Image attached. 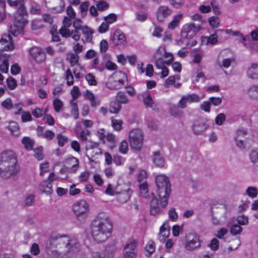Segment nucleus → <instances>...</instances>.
<instances>
[{"label": "nucleus", "mask_w": 258, "mask_h": 258, "mask_svg": "<svg viewBox=\"0 0 258 258\" xmlns=\"http://www.w3.org/2000/svg\"><path fill=\"white\" fill-rule=\"evenodd\" d=\"M73 211L80 221H84L87 217L89 212V205L85 200H81L73 206Z\"/></svg>", "instance_id": "0eeeda50"}, {"label": "nucleus", "mask_w": 258, "mask_h": 258, "mask_svg": "<svg viewBox=\"0 0 258 258\" xmlns=\"http://www.w3.org/2000/svg\"><path fill=\"white\" fill-rule=\"evenodd\" d=\"M153 161L155 165L159 167H163L165 164V159L159 151L153 153Z\"/></svg>", "instance_id": "393cba45"}, {"label": "nucleus", "mask_w": 258, "mask_h": 258, "mask_svg": "<svg viewBox=\"0 0 258 258\" xmlns=\"http://www.w3.org/2000/svg\"><path fill=\"white\" fill-rule=\"evenodd\" d=\"M106 86L109 89L117 90L120 89V85H117L116 80L113 79H109L106 83Z\"/></svg>", "instance_id": "c9c22d12"}, {"label": "nucleus", "mask_w": 258, "mask_h": 258, "mask_svg": "<svg viewBox=\"0 0 258 258\" xmlns=\"http://www.w3.org/2000/svg\"><path fill=\"white\" fill-rule=\"evenodd\" d=\"M159 56L169 58L165 60L166 64L169 65L173 60V56L171 53H167L164 47H160L154 55V57Z\"/></svg>", "instance_id": "dca6fc26"}, {"label": "nucleus", "mask_w": 258, "mask_h": 258, "mask_svg": "<svg viewBox=\"0 0 258 258\" xmlns=\"http://www.w3.org/2000/svg\"><path fill=\"white\" fill-rule=\"evenodd\" d=\"M17 160L13 159L10 161H0V177L7 179L16 175L19 172L17 166Z\"/></svg>", "instance_id": "39448f33"}, {"label": "nucleus", "mask_w": 258, "mask_h": 258, "mask_svg": "<svg viewBox=\"0 0 258 258\" xmlns=\"http://www.w3.org/2000/svg\"><path fill=\"white\" fill-rule=\"evenodd\" d=\"M69 27H66L62 26L61 28L59 30V33L61 36L65 38H68L71 36L70 30L68 29Z\"/></svg>", "instance_id": "8fccbe9b"}, {"label": "nucleus", "mask_w": 258, "mask_h": 258, "mask_svg": "<svg viewBox=\"0 0 258 258\" xmlns=\"http://www.w3.org/2000/svg\"><path fill=\"white\" fill-rule=\"evenodd\" d=\"M53 104L55 111L58 112L63 105V103L60 99L55 98L53 101Z\"/></svg>", "instance_id": "864d4df0"}, {"label": "nucleus", "mask_w": 258, "mask_h": 258, "mask_svg": "<svg viewBox=\"0 0 258 258\" xmlns=\"http://www.w3.org/2000/svg\"><path fill=\"white\" fill-rule=\"evenodd\" d=\"M70 103L72 107L71 113L73 115L74 118L77 119L79 117V109L77 101L73 99L71 101Z\"/></svg>", "instance_id": "72a5a7b5"}, {"label": "nucleus", "mask_w": 258, "mask_h": 258, "mask_svg": "<svg viewBox=\"0 0 258 258\" xmlns=\"http://www.w3.org/2000/svg\"><path fill=\"white\" fill-rule=\"evenodd\" d=\"M5 17V2L3 0H0V22L3 21Z\"/></svg>", "instance_id": "a18cd8bd"}, {"label": "nucleus", "mask_w": 258, "mask_h": 258, "mask_svg": "<svg viewBox=\"0 0 258 258\" xmlns=\"http://www.w3.org/2000/svg\"><path fill=\"white\" fill-rule=\"evenodd\" d=\"M168 216L169 219L172 221H175L177 220L178 214L175 211V209L174 208H171L168 211Z\"/></svg>", "instance_id": "bf43d9fd"}, {"label": "nucleus", "mask_w": 258, "mask_h": 258, "mask_svg": "<svg viewBox=\"0 0 258 258\" xmlns=\"http://www.w3.org/2000/svg\"><path fill=\"white\" fill-rule=\"evenodd\" d=\"M178 106H173L171 107L170 113L172 116L174 117H180L182 114V111L180 110Z\"/></svg>", "instance_id": "a19ab883"}, {"label": "nucleus", "mask_w": 258, "mask_h": 258, "mask_svg": "<svg viewBox=\"0 0 258 258\" xmlns=\"http://www.w3.org/2000/svg\"><path fill=\"white\" fill-rule=\"evenodd\" d=\"M143 95L144 96L143 101L146 107H150L155 111H158L159 108H158L157 105L153 102L150 92L147 91L145 92Z\"/></svg>", "instance_id": "f3484780"}, {"label": "nucleus", "mask_w": 258, "mask_h": 258, "mask_svg": "<svg viewBox=\"0 0 258 258\" xmlns=\"http://www.w3.org/2000/svg\"><path fill=\"white\" fill-rule=\"evenodd\" d=\"M1 105L4 108L7 109L9 110L11 109L13 106L11 99L10 98H7L2 102Z\"/></svg>", "instance_id": "69168bd1"}, {"label": "nucleus", "mask_w": 258, "mask_h": 258, "mask_svg": "<svg viewBox=\"0 0 258 258\" xmlns=\"http://www.w3.org/2000/svg\"><path fill=\"white\" fill-rule=\"evenodd\" d=\"M249 157L252 162H258V153L255 150H252L249 153Z\"/></svg>", "instance_id": "774afa93"}, {"label": "nucleus", "mask_w": 258, "mask_h": 258, "mask_svg": "<svg viewBox=\"0 0 258 258\" xmlns=\"http://www.w3.org/2000/svg\"><path fill=\"white\" fill-rule=\"evenodd\" d=\"M242 230V229L241 226L236 224L233 225L230 228V232L233 235L239 234Z\"/></svg>", "instance_id": "49530a36"}, {"label": "nucleus", "mask_w": 258, "mask_h": 258, "mask_svg": "<svg viewBox=\"0 0 258 258\" xmlns=\"http://www.w3.org/2000/svg\"><path fill=\"white\" fill-rule=\"evenodd\" d=\"M119 152L122 154H126L128 151V144L125 140H123L120 144Z\"/></svg>", "instance_id": "5fc2aeb1"}, {"label": "nucleus", "mask_w": 258, "mask_h": 258, "mask_svg": "<svg viewBox=\"0 0 258 258\" xmlns=\"http://www.w3.org/2000/svg\"><path fill=\"white\" fill-rule=\"evenodd\" d=\"M85 78L90 85L96 86L97 85V83L94 76L91 73L87 74L85 76Z\"/></svg>", "instance_id": "603ef678"}, {"label": "nucleus", "mask_w": 258, "mask_h": 258, "mask_svg": "<svg viewBox=\"0 0 258 258\" xmlns=\"http://www.w3.org/2000/svg\"><path fill=\"white\" fill-rule=\"evenodd\" d=\"M117 16L113 13L110 14L108 16L104 17V20L108 24H111L116 21Z\"/></svg>", "instance_id": "052dcab7"}, {"label": "nucleus", "mask_w": 258, "mask_h": 258, "mask_svg": "<svg viewBox=\"0 0 258 258\" xmlns=\"http://www.w3.org/2000/svg\"><path fill=\"white\" fill-rule=\"evenodd\" d=\"M137 243L133 240L124 247L123 258H136V247Z\"/></svg>", "instance_id": "f8f14e48"}, {"label": "nucleus", "mask_w": 258, "mask_h": 258, "mask_svg": "<svg viewBox=\"0 0 258 258\" xmlns=\"http://www.w3.org/2000/svg\"><path fill=\"white\" fill-rule=\"evenodd\" d=\"M125 37L122 31L119 29L115 30L113 35L112 41L115 45H119L125 42Z\"/></svg>", "instance_id": "aec40b11"}, {"label": "nucleus", "mask_w": 258, "mask_h": 258, "mask_svg": "<svg viewBox=\"0 0 258 258\" xmlns=\"http://www.w3.org/2000/svg\"><path fill=\"white\" fill-rule=\"evenodd\" d=\"M237 221L239 225H247L248 223V218L244 215L239 216L237 217Z\"/></svg>", "instance_id": "680f3d73"}, {"label": "nucleus", "mask_w": 258, "mask_h": 258, "mask_svg": "<svg viewBox=\"0 0 258 258\" xmlns=\"http://www.w3.org/2000/svg\"><path fill=\"white\" fill-rule=\"evenodd\" d=\"M140 196L147 198L149 196L148 192V186L147 183H143L139 184Z\"/></svg>", "instance_id": "473e14b6"}, {"label": "nucleus", "mask_w": 258, "mask_h": 258, "mask_svg": "<svg viewBox=\"0 0 258 258\" xmlns=\"http://www.w3.org/2000/svg\"><path fill=\"white\" fill-rule=\"evenodd\" d=\"M184 247L188 250H194L200 247L201 243L199 235L195 232L188 233L185 236Z\"/></svg>", "instance_id": "1a4fd4ad"}, {"label": "nucleus", "mask_w": 258, "mask_h": 258, "mask_svg": "<svg viewBox=\"0 0 258 258\" xmlns=\"http://www.w3.org/2000/svg\"><path fill=\"white\" fill-rule=\"evenodd\" d=\"M63 247L64 248H68L67 253H70V252L73 250H79L80 244L78 239L74 237L55 233H51L47 241V249H61Z\"/></svg>", "instance_id": "f03ea898"}, {"label": "nucleus", "mask_w": 258, "mask_h": 258, "mask_svg": "<svg viewBox=\"0 0 258 258\" xmlns=\"http://www.w3.org/2000/svg\"><path fill=\"white\" fill-rule=\"evenodd\" d=\"M39 190L44 194L50 195L52 194V185L47 180H43L39 184Z\"/></svg>", "instance_id": "5701e85b"}, {"label": "nucleus", "mask_w": 258, "mask_h": 258, "mask_svg": "<svg viewBox=\"0 0 258 258\" xmlns=\"http://www.w3.org/2000/svg\"><path fill=\"white\" fill-rule=\"evenodd\" d=\"M156 192L160 199L162 208H166L171 193V184L169 178L164 174H160L156 177Z\"/></svg>", "instance_id": "7ed1b4c3"}, {"label": "nucleus", "mask_w": 258, "mask_h": 258, "mask_svg": "<svg viewBox=\"0 0 258 258\" xmlns=\"http://www.w3.org/2000/svg\"><path fill=\"white\" fill-rule=\"evenodd\" d=\"M155 60V66L158 69H161L165 67L164 64H166L165 60H164L162 57H154Z\"/></svg>", "instance_id": "6e6d98bb"}, {"label": "nucleus", "mask_w": 258, "mask_h": 258, "mask_svg": "<svg viewBox=\"0 0 258 258\" xmlns=\"http://www.w3.org/2000/svg\"><path fill=\"white\" fill-rule=\"evenodd\" d=\"M68 162L72 164V166L69 169H68V171L70 173H75L79 167V161L78 159L74 157H71L68 159Z\"/></svg>", "instance_id": "a878e982"}, {"label": "nucleus", "mask_w": 258, "mask_h": 258, "mask_svg": "<svg viewBox=\"0 0 258 258\" xmlns=\"http://www.w3.org/2000/svg\"><path fill=\"white\" fill-rule=\"evenodd\" d=\"M182 17V15L181 14H179L176 16H175L173 18L172 21L169 23L168 25V27L170 29H174L176 27H177L180 21L181 20Z\"/></svg>", "instance_id": "7c9ffc66"}, {"label": "nucleus", "mask_w": 258, "mask_h": 258, "mask_svg": "<svg viewBox=\"0 0 258 258\" xmlns=\"http://www.w3.org/2000/svg\"><path fill=\"white\" fill-rule=\"evenodd\" d=\"M19 7L14 15V26L10 27L9 32L16 36L22 31L25 25L27 23V20L24 17L27 15V11L23 4L19 5Z\"/></svg>", "instance_id": "20e7f679"}, {"label": "nucleus", "mask_w": 258, "mask_h": 258, "mask_svg": "<svg viewBox=\"0 0 258 258\" xmlns=\"http://www.w3.org/2000/svg\"><path fill=\"white\" fill-rule=\"evenodd\" d=\"M82 33L87 42H91L92 40L93 30L86 26L82 27Z\"/></svg>", "instance_id": "c85d7f7f"}, {"label": "nucleus", "mask_w": 258, "mask_h": 258, "mask_svg": "<svg viewBox=\"0 0 258 258\" xmlns=\"http://www.w3.org/2000/svg\"><path fill=\"white\" fill-rule=\"evenodd\" d=\"M37 132L38 137L45 138L47 140H52L55 136L54 133L50 130H47L43 132V128L40 126L37 127Z\"/></svg>", "instance_id": "4be33fe9"}, {"label": "nucleus", "mask_w": 258, "mask_h": 258, "mask_svg": "<svg viewBox=\"0 0 258 258\" xmlns=\"http://www.w3.org/2000/svg\"><path fill=\"white\" fill-rule=\"evenodd\" d=\"M96 7L99 11H103L108 9L109 7V5L106 2L100 1L97 3Z\"/></svg>", "instance_id": "09e8293b"}, {"label": "nucleus", "mask_w": 258, "mask_h": 258, "mask_svg": "<svg viewBox=\"0 0 258 258\" xmlns=\"http://www.w3.org/2000/svg\"><path fill=\"white\" fill-rule=\"evenodd\" d=\"M45 113V111L40 108H36L32 111V115L36 118L42 117Z\"/></svg>", "instance_id": "0e129e2a"}, {"label": "nucleus", "mask_w": 258, "mask_h": 258, "mask_svg": "<svg viewBox=\"0 0 258 258\" xmlns=\"http://www.w3.org/2000/svg\"><path fill=\"white\" fill-rule=\"evenodd\" d=\"M68 248H65L64 250L59 251L57 250H49L51 251L50 254L54 257L57 258H70L74 254L78 252L79 250H73L70 252V253H68Z\"/></svg>", "instance_id": "a211bd4d"}, {"label": "nucleus", "mask_w": 258, "mask_h": 258, "mask_svg": "<svg viewBox=\"0 0 258 258\" xmlns=\"http://www.w3.org/2000/svg\"><path fill=\"white\" fill-rule=\"evenodd\" d=\"M184 96L187 102L189 103L199 102L200 101V96L196 94H188Z\"/></svg>", "instance_id": "4c0bfd02"}, {"label": "nucleus", "mask_w": 258, "mask_h": 258, "mask_svg": "<svg viewBox=\"0 0 258 258\" xmlns=\"http://www.w3.org/2000/svg\"><path fill=\"white\" fill-rule=\"evenodd\" d=\"M208 127V125L204 120L199 119L197 120L192 125V130L196 135H201Z\"/></svg>", "instance_id": "4468645a"}, {"label": "nucleus", "mask_w": 258, "mask_h": 258, "mask_svg": "<svg viewBox=\"0 0 258 258\" xmlns=\"http://www.w3.org/2000/svg\"><path fill=\"white\" fill-rule=\"evenodd\" d=\"M57 139L58 140V145L61 147L68 141V138L61 134H58L57 135Z\"/></svg>", "instance_id": "4d7b16f0"}, {"label": "nucleus", "mask_w": 258, "mask_h": 258, "mask_svg": "<svg viewBox=\"0 0 258 258\" xmlns=\"http://www.w3.org/2000/svg\"><path fill=\"white\" fill-rule=\"evenodd\" d=\"M200 25H196L195 23L187 24L183 26L181 31V36L187 40L191 39L201 29Z\"/></svg>", "instance_id": "6e6552de"}, {"label": "nucleus", "mask_w": 258, "mask_h": 258, "mask_svg": "<svg viewBox=\"0 0 258 258\" xmlns=\"http://www.w3.org/2000/svg\"><path fill=\"white\" fill-rule=\"evenodd\" d=\"M29 53L37 63H42L44 62L46 59V54L45 52L39 47H32L29 50Z\"/></svg>", "instance_id": "9d476101"}, {"label": "nucleus", "mask_w": 258, "mask_h": 258, "mask_svg": "<svg viewBox=\"0 0 258 258\" xmlns=\"http://www.w3.org/2000/svg\"><path fill=\"white\" fill-rule=\"evenodd\" d=\"M168 227V225L166 223H163L160 227L158 239L162 242H164L169 235V229L167 228Z\"/></svg>", "instance_id": "b1692460"}, {"label": "nucleus", "mask_w": 258, "mask_h": 258, "mask_svg": "<svg viewBox=\"0 0 258 258\" xmlns=\"http://www.w3.org/2000/svg\"><path fill=\"white\" fill-rule=\"evenodd\" d=\"M247 75L252 79H258V63H253L248 69Z\"/></svg>", "instance_id": "cd10ccee"}, {"label": "nucleus", "mask_w": 258, "mask_h": 258, "mask_svg": "<svg viewBox=\"0 0 258 258\" xmlns=\"http://www.w3.org/2000/svg\"><path fill=\"white\" fill-rule=\"evenodd\" d=\"M116 100L117 103L126 104L130 102V99L125 93L122 91L118 92L116 95Z\"/></svg>", "instance_id": "bb28decb"}, {"label": "nucleus", "mask_w": 258, "mask_h": 258, "mask_svg": "<svg viewBox=\"0 0 258 258\" xmlns=\"http://www.w3.org/2000/svg\"><path fill=\"white\" fill-rule=\"evenodd\" d=\"M112 224L109 218L104 214H99L91 225V233L97 242H103L110 236Z\"/></svg>", "instance_id": "f257e3e1"}, {"label": "nucleus", "mask_w": 258, "mask_h": 258, "mask_svg": "<svg viewBox=\"0 0 258 258\" xmlns=\"http://www.w3.org/2000/svg\"><path fill=\"white\" fill-rule=\"evenodd\" d=\"M89 4L90 3L88 1L83 2L81 4L80 8L82 17H84L86 15Z\"/></svg>", "instance_id": "c03bdc74"}, {"label": "nucleus", "mask_w": 258, "mask_h": 258, "mask_svg": "<svg viewBox=\"0 0 258 258\" xmlns=\"http://www.w3.org/2000/svg\"><path fill=\"white\" fill-rule=\"evenodd\" d=\"M22 143L25 146V148L27 150H31L32 149L34 144L33 141L31 140L28 137H24L22 139Z\"/></svg>", "instance_id": "e433bc0d"}, {"label": "nucleus", "mask_w": 258, "mask_h": 258, "mask_svg": "<svg viewBox=\"0 0 258 258\" xmlns=\"http://www.w3.org/2000/svg\"><path fill=\"white\" fill-rule=\"evenodd\" d=\"M249 96L255 99H258V86H252L247 90Z\"/></svg>", "instance_id": "f704fd0d"}, {"label": "nucleus", "mask_w": 258, "mask_h": 258, "mask_svg": "<svg viewBox=\"0 0 258 258\" xmlns=\"http://www.w3.org/2000/svg\"><path fill=\"white\" fill-rule=\"evenodd\" d=\"M13 159L17 160L15 153L11 150H6L0 154V161H10Z\"/></svg>", "instance_id": "412c9836"}, {"label": "nucleus", "mask_w": 258, "mask_h": 258, "mask_svg": "<svg viewBox=\"0 0 258 258\" xmlns=\"http://www.w3.org/2000/svg\"><path fill=\"white\" fill-rule=\"evenodd\" d=\"M122 123L123 122L121 120L111 119L112 126L115 131H120L122 129Z\"/></svg>", "instance_id": "ea45409f"}, {"label": "nucleus", "mask_w": 258, "mask_h": 258, "mask_svg": "<svg viewBox=\"0 0 258 258\" xmlns=\"http://www.w3.org/2000/svg\"><path fill=\"white\" fill-rule=\"evenodd\" d=\"M226 116L224 113H219L215 118V123L218 125H222L225 121Z\"/></svg>", "instance_id": "13d9d810"}, {"label": "nucleus", "mask_w": 258, "mask_h": 258, "mask_svg": "<svg viewBox=\"0 0 258 258\" xmlns=\"http://www.w3.org/2000/svg\"><path fill=\"white\" fill-rule=\"evenodd\" d=\"M7 85L10 90H14L16 88L17 83L16 80L14 78L12 77H9L7 79Z\"/></svg>", "instance_id": "79ce46f5"}, {"label": "nucleus", "mask_w": 258, "mask_h": 258, "mask_svg": "<svg viewBox=\"0 0 258 258\" xmlns=\"http://www.w3.org/2000/svg\"><path fill=\"white\" fill-rule=\"evenodd\" d=\"M106 138L107 141L110 142L111 144V145H110L111 148H113L115 146V144L116 143L115 136L113 134L110 133V134H108L107 135Z\"/></svg>", "instance_id": "338daca9"}, {"label": "nucleus", "mask_w": 258, "mask_h": 258, "mask_svg": "<svg viewBox=\"0 0 258 258\" xmlns=\"http://www.w3.org/2000/svg\"><path fill=\"white\" fill-rule=\"evenodd\" d=\"M143 134L141 130L136 128L130 132L129 141L132 149L140 151L143 146Z\"/></svg>", "instance_id": "423d86ee"}, {"label": "nucleus", "mask_w": 258, "mask_h": 258, "mask_svg": "<svg viewBox=\"0 0 258 258\" xmlns=\"http://www.w3.org/2000/svg\"><path fill=\"white\" fill-rule=\"evenodd\" d=\"M172 11L167 6H161L157 10L156 17L159 22H163L172 14Z\"/></svg>", "instance_id": "ddd939ff"}, {"label": "nucleus", "mask_w": 258, "mask_h": 258, "mask_svg": "<svg viewBox=\"0 0 258 258\" xmlns=\"http://www.w3.org/2000/svg\"><path fill=\"white\" fill-rule=\"evenodd\" d=\"M146 172L145 170H142L140 171L138 176V182L139 184L147 183L146 181Z\"/></svg>", "instance_id": "e2e57ef3"}, {"label": "nucleus", "mask_w": 258, "mask_h": 258, "mask_svg": "<svg viewBox=\"0 0 258 258\" xmlns=\"http://www.w3.org/2000/svg\"><path fill=\"white\" fill-rule=\"evenodd\" d=\"M230 32H231V30H217L214 34L207 37V43L212 45L215 44L218 41V37L219 36L222 35L223 33L228 34Z\"/></svg>", "instance_id": "6ab92c4d"}, {"label": "nucleus", "mask_w": 258, "mask_h": 258, "mask_svg": "<svg viewBox=\"0 0 258 258\" xmlns=\"http://www.w3.org/2000/svg\"><path fill=\"white\" fill-rule=\"evenodd\" d=\"M130 198V194L126 191L118 194L116 198L117 201L121 204L126 203Z\"/></svg>", "instance_id": "2f4dec72"}, {"label": "nucleus", "mask_w": 258, "mask_h": 258, "mask_svg": "<svg viewBox=\"0 0 258 258\" xmlns=\"http://www.w3.org/2000/svg\"><path fill=\"white\" fill-rule=\"evenodd\" d=\"M145 249L149 253V255L152 254L155 250V243L153 240H149L147 243Z\"/></svg>", "instance_id": "58836bf2"}, {"label": "nucleus", "mask_w": 258, "mask_h": 258, "mask_svg": "<svg viewBox=\"0 0 258 258\" xmlns=\"http://www.w3.org/2000/svg\"><path fill=\"white\" fill-rule=\"evenodd\" d=\"M9 130L11 134L15 136L18 137L20 134V127L18 124L16 122H12L9 126Z\"/></svg>", "instance_id": "c756f323"}, {"label": "nucleus", "mask_w": 258, "mask_h": 258, "mask_svg": "<svg viewBox=\"0 0 258 258\" xmlns=\"http://www.w3.org/2000/svg\"><path fill=\"white\" fill-rule=\"evenodd\" d=\"M208 22L210 25L213 28H217L220 23L218 17L215 16L210 17L208 19Z\"/></svg>", "instance_id": "37998d69"}, {"label": "nucleus", "mask_w": 258, "mask_h": 258, "mask_svg": "<svg viewBox=\"0 0 258 258\" xmlns=\"http://www.w3.org/2000/svg\"><path fill=\"white\" fill-rule=\"evenodd\" d=\"M0 43L4 45L3 51H12L15 49V45L10 34H3L0 39Z\"/></svg>", "instance_id": "9b49d317"}, {"label": "nucleus", "mask_w": 258, "mask_h": 258, "mask_svg": "<svg viewBox=\"0 0 258 258\" xmlns=\"http://www.w3.org/2000/svg\"><path fill=\"white\" fill-rule=\"evenodd\" d=\"M152 195L153 198L150 202V214L155 216L160 214L164 208L161 207L160 203L159 204L158 200L154 197L153 193L152 194ZM159 200H160V199Z\"/></svg>", "instance_id": "2eb2a0df"}, {"label": "nucleus", "mask_w": 258, "mask_h": 258, "mask_svg": "<svg viewBox=\"0 0 258 258\" xmlns=\"http://www.w3.org/2000/svg\"><path fill=\"white\" fill-rule=\"evenodd\" d=\"M67 84L68 86H71L74 84V77L72 72L70 69H68L66 72Z\"/></svg>", "instance_id": "3c124183"}, {"label": "nucleus", "mask_w": 258, "mask_h": 258, "mask_svg": "<svg viewBox=\"0 0 258 258\" xmlns=\"http://www.w3.org/2000/svg\"><path fill=\"white\" fill-rule=\"evenodd\" d=\"M246 194L251 198H255L257 195V190L256 187L249 186L246 191Z\"/></svg>", "instance_id": "de8ad7c7"}]
</instances>
